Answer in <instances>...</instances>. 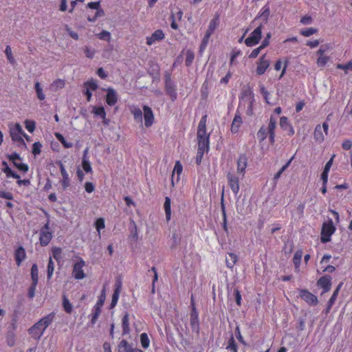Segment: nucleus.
<instances>
[{
  "instance_id": "b1692460",
  "label": "nucleus",
  "mask_w": 352,
  "mask_h": 352,
  "mask_svg": "<svg viewBox=\"0 0 352 352\" xmlns=\"http://www.w3.org/2000/svg\"><path fill=\"white\" fill-rule=\"evenodd\" d=\"M54 313H51L47 316L41 318L38 322H36V325L35 326L37 328L38 326H42L45 329L52 323L54 318Z\"/></svg>"
},
{
  "instance_id": "603ef678",
  "label": "nucleus",
  "mask_w": 352,
  "mask_h": 352,
  "mask_svg": "<svg viewBox=\"0 0 352 352\" xmlns=\"http://www.w3.org/2000/svg\"><path fill=\"white\" fill-rule=\"evenodd\" d=\"M54 270V264L52 259V257H50L48 265H47V279L50 280L52 278V276L53 274Z\"/></svg>"
},
{
  "instance_id": "f03ea898",
  "label": "nucleus",
  "mask_w": 352,
  "mask_h": 352,
  "mask_svg": "<svg viewBox=\"0 0 352 352\" xmlns=\"http://www.w3.org/2000/svg\"><path fill=\"white\" fill-rule=\"evenodd\" d=\"M207 118L206 114L201 117L197 126V138L198 148L209 149L210 134L206 131Z\"/></svg>"
},
{
  "instance_id": "2f4dec72",
  "label": "nucleus",
  "mask_w": 352,
  "mask_h": 352,
  "mask_svg": "<svg viewBox=\"0 0 352 352\" xmlns=\"http://www.w3.org/2000/svg\"><path fill=\"white\" fill-rule=\"evenodd\" d=\"M65 85L64 80L56 79L54 80L50 85V89L53 91H56L58 89H63Z\"/></svg>"
},
{
  "instance_id": "774afa93",
  "label": "nucleus",
  "mask_w": 352,
  "mask_h": 352,
  "mask_svg": "<svg viewBox=\"0 0 352 352\" xmlns=\"http://www.w3.org/2000/svg\"><path fill=\"white\" fill-rule=\"evenodd\" d=\"M336 67L338 69H343L346 72V70H352V61H349L346 64H338Z\"/></svg>"
},
{
  "instance_id": "37998d69",
  "label": "nucleus",
  "mask_w": 352,
  "mask_h": 352,
  "mask_svg": "<svg viewBox=\"0 0 352 352\" xmlns=\"http://www.w3.org/2000/svg\"><path fill=\"white\" fill-rule=\"evenodd\" d=\"M237 261V256L234 253L229 254V258H226V265L229 268H232Z\"/></svg>"
},
{
  "instance_id": "4468645a",
  "label": "nucleus",
  "mask_w": 352,
  "mask_h": 352,
  "mask_svg": "<svg viewBox=\"0 0 352 352\" xmlns=\"http://www.w3.org/2000/svg\"><path fill=\"white\" fill-rule=\"evenodd\" d=\"M106 103L110 107L114 106L118 101V95L116 91L112 87H109L106 89Z\"/></svg>"
},
{
  "instance_id": "e433bc0d",
  "label": "nucleus",
  "mask_w": 352,
  "mask_h": 352,
  "mask_svg": "<svg viewBox=\"0 0 352 352\" xmlns=\"http://www.w3.org/2000/svg\"><path fill=\"white\" fill-rule=\"evenodd\" d=\"M3 165L5 166L3 171L6 173L7 177H12L14 179H19L20 176L16 173H14L12 170V169L8 166L6 162H3Z\"/></svg>"
},
{
  "instance_id": "c03bdc74",
  "label": "nucleus",
  "mask_w": 352,
  "mask_h": 352,
  "mask_svg": "<svg viewBox=\"0 0 352 352\" xmlns=\"http://www.w3.org/2000/svg\"><path fill=\"white\" fill-rule=\"evenodd\" d=\"M63 307L64 308V310L67 314H71L72 311L73 306L70 303L68 298L66 297L65 295L63 296Z\"/></svg>"
},
{
  "instance_id": "c756f323",
  "label": "nucleus",
  "mask_w": 352,
  "mask_h": 352,
  "mask_svg": "<svg viewBox=\"0 0 352 352\" xmlns=\"http://www.w3.org/2000/svg\"><path fill=\"white\" fill-rule=\"evenodd\" d=\"M170 199L168 197H165V201L164 204V208L166 214V219L167 221H170L171 218V206H170Z\"/></svg>"
},
{
  "instance_id": "6e6552de",
  "label": "nucleus",
  "mask_w": 352,
  "mask_h": 352,
  "mask_svg": "<svg viewBox=\"0 0 352 352\" xmlns=\"http://www.w3.org/2000/svg\"><path fill=\"white\" fill-rule=\"evenodd\" d=\"M106 294H105V288L101 292L100 296L98 297V300L96 305L94 307V313L92 314L91 318V323L95 324L98 316L101 312V307L103 306L104 302L105 301Z\"/></svg>"
},
{
  "instance_id": "1a4fd4ad",
  "label": "nucleus",
  "mask_w": 352,
  "mask_h": 352,
  "mask_svg": "<svg viewBox=\"0 0 352 352\" xmlns=\"http://www.w3.org/2000/svg\"><path fill=\"white\" fill-rule=\"evenodd\" d=\"M329 49V45H322L320 49L317 51L316 54L318 56L316 60V64L319 67H324L329 62L330 58L327 56H324V53Z\"/></svg>"
},
{
  "instance_id": "69168bd1",
  "label": "nucleus",
  "mask_w": 352,
  "mask_h": 352,
  "mask_svg": "<svg viewBox=\"0 0 352 352\" xmlns=\"http://www.w3.org/2000/svg\"><path fill=\"white\" fill-rule=\"evenodd\" d=\"M38 283H32L28 289V296L30 298H33L35 295L36 287Z\"/></svg>"
},
{
  "instance_id": "6ab92c4d",
  "label": "nucleus",
  "mask_w": 352,
  "mask_h": 352,
  "mask_svg": "<svg viewBox=\"0 0 352 352\" xmlns=\"http://www.w3.org/2000/svg\"><path fill=\"white\" fill-rule=\"evenodd\" d=\"M144 124L150 127L154 122V115L151 107L146 105L143 106Z\"/></svg>"
},
{
  "instance_id": "864d4df0",
  "label": "nucleus",
  "mask_w": 352,
  "mask_h": 352,
  "mask_svg": "<svg viewBox=\"0 0 352 352\" xmlns=\"http://www.w3.org/2000/svg\"><path fill=\"white\" fill-rule=\"evenodd\" d=\"M140 342L143 348L147 349L149 346V339L146 333H142L140 335Z\"/></svg>"
},
{
  "instance_id": "2eb2a0df",
  "label": "nucleus",
  "mask_w": 352,
  "mask_h": 352,
  "mask_svg": "<svg viewBox=\"0 0 352 352\" xmlns=\"http://www.w3.org/2000/svg\"><path fill=\"white\" fill-rule=\"evenodd\" d=\"M280 127L282 130L287 132V135L289 136H292L294 135L295 131L294 128L289 121L287 117L282 116L280 118L279 122Z\"/></svg>"
},
{
  "instance_id": "9d476101",
  "label": "nucleus",
  "mask_w": 352,
  "mask_h": 352,
  "mask_svg": "<svg viewBox=\"0 0 352 352\" xmlns=\"http://www.w3.org/2000/svg\"><path fill=\"white\" fill-rule=\"evenodd\" d=\"M299 296L311 306L316 305L318 303L317 296L306 289H302L299 290Z\"/></svg>"
},
{
  "instance_id": "72a5a7b5",
  "label": "nucleus",
  "mask_w": 352,
  "mask_h": 352,
  "mask_svg": "<svg viewBox=\"0 0 352 352\" xmlns=\"http://www.w3.org/2000/svg\"><path fill=\"white\" fill-rule=\"evenodd\" d=\"M86 153L87 151H85V153L83 155V157L82 160V167L83 170L88 173L92 172V168L88 158L87 157Z\"/></svg>"
},
{
  "instance_id": "052dcab7",
  "label": "nucleus",
  "mask_w": 352,
  "mask_h": 352,
  "mask_svg": "<svg viewBox=\"0 0 352 352\" xmlns=\"http://www.w3.org/2000/svg\"><path fill=\"white\" fill-rule=\"evenodd\" d=\"M84 52L87 58L91 59L96 54V50L89 46H85L84 48Z\"/></svg>"
},
{
  "instance_id": "4d7b16f0",
  "label": "nucleus",
  "mask_w": 352,
  "mask_h": 352,
  "mask_svg": "<svg viewBox=\"0 0 352 352\" xmlns=\"http://www.w3.org/2000/svg\"><path fill=\"white\" fill-rule=\"evenodd\" d=\"M261 93L263 95L266 103H267L269 104H273V103L270 101V93L268 92V91L265 89V87L264 86H262L261 87Z\"/></svg>"
},
{
  "instance_id": "f704fd0d",
  "label": "nucleus",
  "mask_w": 352,
  "mask_h": 352,
  "mask_svg": "<svg viewBox=\"0 0 352 352\" xmlns=\"http://www.w3.org/2000/svg\"><path fill=\"white\" fill-rule=\"evenodd\" d=\"M294 158V156H292L287 162V163L274 175L273 179L275 182H277V180L280 177L283 173L289 166V165L291 164Z\"/></svg>"
},
{
  "instance_id": "412c9836",
  "label": "nucleus",
  "mask_w": 352,
  "mask_h": 352,
  "mask_svg": "<svg viewBox=\"0 0 352 352\" xmlns=\"http://www.w3.org/2000/svg\"><path fill=\"white\" fill-rule=\"evenodd\" d=\"M248 165V158L245 154L239 155L237 160V173L243 177Z\"/></svg>"
},
{
  "instance_id": "09e8293b",
  "label": "nucleus",
  "mask_w": 352,
  "mask_h": 352,
  "mask_svg": "<svg viewBox=\"0 0 352 352\" xmlns=\"http://www.w3.org/2000/svg\"><path fill=\"white\" fill-rule=\"evenodd\" d=\"M208 151H209V149H207V148L197 147V155H196L197 164L199 165L201 163L204 153L206 152L207 153Z\"/></svg>"
},
{
  "instance_id": "0e129e2a",
  "label": "nucleus",
  "mask_w": 352,
  "mask_h": 352,
  "mask_svg": "<svg viewBox=\"0 0 352 352\" xmlns=\"http://www.w3.org/2000/svg\"><path fill=\"white\" fill-rule=\"evenodd\" d=\"M14 165L19 170H21L23 172H27L28 170V166L26 164L14 162Z\"/></svg>"
},
{
  "instance_id": "bf43d9fd",
  "label": "nucleus",
  "mask_w": 352,
  "mask_h": 352,
  "mask_svg": "<svg viewBox=\"0 0 352 352\" xmlns=\"http://www.w3.org/2000/svg\"><path fill=\"white\" fill-rule=\"evenodd\" d=\"M95 226L97 231L100 233V230L104 229L105 227L104 219L102 217L97 219L95 222Z\"/></svg>"
},
{
  "instance_id": "cd10ccee",
  "label": "nucleus",
  "mask_w": 352,
  "mask_h": 352,
  "mask_svg": "<svg viewBox=\"0 0 352 352\" xmlns=\"http://www.w3.org/2000/svg\"><path fill=\"white\" fill-rule=\"evenodd\" d=\"M182 171H183L182 164H181L180 161H176L173 170L172 179H171V183L173 186H175L174 179H173L175 174L176 173L177 175V182H178L179 180V176L182 173Z\"/></svg>"
},
{
  "instance_id": "5701e85b",
  "label": "nucleus",
  "mask_w": 352,
  "mask_h": 352,
  "mask_svg": "<svg viewBox=\"0 0 352 352\" xmlns=\"http://www.w3.org/2000/svg\"><path fill=\"white\" fill-rule=\"evenodd\" d=\"M52 237V234L49 231V226L46 223L41 230L40 242H50Z\"/></svg>"
},
{
  "instance_id": "338daca9",
  "label": "nucleus",
  "mask_w": 352,
  "mask_h": 352,
  "mask_svg": "<svg viewBox=\"0 0 352 352\" xmlns=\"http://www.w3.org/2000/svg\"><path fill=\"white\" fill-rule=\"evenodd\" d=\"M52 256L56 260L58 261L60 258L61 249L60 248L54 247L52 248Z\"/></svg>"
},
{
  "instance_id": "6e6d98bb",
  "label": "nucleus",
  "mask_w": 352,
  "mask_h": 352,
  "mask_svg": "<svg viewBox=\"0 0 352 352\" xmlns=\"http://www.w3.org/2000/svg\"><path fill=\"white\" fill-rule=\"evenodd\" d=\"M210 37V36L208 35H206V34L204 35V36L201 41L200 47H199V52L200 53H202L206 50V48L208 44Z\"/></svg>"
},
{
  "instance_id": "dca6fc26",
  "label": "nucleus",
  "mask_w": 352,
  "mask_h": 352,
  "mask_svg": "<svg viewBox=\"0 0 352 352\" xmlns=\"http://www.w3.org/2000/svg\"><path fill=\"white\" fill-rule=\"evenodd\" d=\"M190 323L192 330L198 333L199 331V316L198 311H197L194 304H192V309L190 313Z\"/></svg>"
},
{
  "instance_id": "f257e3e1",
  "label": "nucleus",
  "mask_w": 352,
  "mask_h": 352,
  "mask_svg": "<svg viewBox=\"0 0 352 352\" xmlns=\"http://www.w3.org/2000/svg\"><path fill=\"white\" fill-rule=\"evenodd\" d=\"M276 128V119L271 116L267 126H262L258 131L256 135L259 142H263L267 137L271 144L275 142V129Z\"/></svg>"
},
{
  "instance_id": "49530a36",
  "label": "nucleus",
  "mask_w": 352,
  "mask_h": 352,
  "mask_svg": "<svg viewBox=\"0 0 352 352\" xmlns=\"http://www.w3.org/2000/svg\"><path fill=\"white\" fill-rule=\"evenodd\" d=\"M270 14V7L267 5L263 6L260 12L259 16L264 21H267Z\"/></svg>"
},
{
  "instance_id": "f3484780",
  "label": "nucleus",
  "mask_w": 352,
  "mask_h": 352,
  "mask_svg": "<svg viewBox=\"0 0 352 352\" xmlns=\"http://www.w3.org/2000/svg\"><path fill=\"white\" fill-rule=\"evenodd\" d=\"M165 90L166 94L170 97L173 101L177 98V94L175 85L171 82L170 78L168 76L165 80Z\"/></svg>"
},
{
  "instance_id": "a18cd8bd",
  "label": "nucleus",
  "mask_w": 352,
  "mask_h": 352,
  "mask_svg": "<svg viewBox=\"0 0 352 352\" xmlns=\"http://www.w3.org/2000/svg\"><path fill=\"white\" fill-rule=\"evenodd\" d=\"M31 277L32 283H38V270L36 264H33L31 268Z\"/></svg>"
},
{
  "instance_id": "de8ad7c7",
  "label": "nucleus",
  "mask_w": 352,
  "mask_h": 352,
  "mask_svg": "<svg viewBox=\"0 0 352 352\" xmlns=\"http://www.w3.org/2000/svg\"><path fill=\"white\" fill-rule=\"evenodd\" d=\"M226 349L232 352H237V345L235 342L232 333H231L230 338L228 340V344L226 346Z\"/></svg>"
},
{
  "instance_id": "3c124183",
  "label": "nucleus",
  "mask_w": 352,
  "mask_h": 352,
  "mask_svg": "<svg viewBox=\"0 0 352 352\" xmlns=\"http://www.w3.org/2000/svg\"><path fill=\"white\" fill-rule=\"evenodd\" d=\"M317 32H318V29L314 28H306L305 30H302L300 31V34L304 36L309 37Z\"/></svg>"
},
{
  "instance_id": "a878e982",
  "label": "nucleus",
  "mask_w": 352,
  "mask_h": 352,
  "mask_svg": "<svg viewBox=\"0 0 352 352\" xmlns=\"http://www.w3.org/2000/svg\"><path fill=\"white\" fill-rule=\"evenodd\" d=\"M36 323L34 324L31 328H30L28 331L34 339L39 340L43 336L45 329L42 326H38L37 328H36Z\"/></svg>"
},
{
  "instance_id": "473e14b6",
  "label": "nucleus",
  "mask_w": 352,
  "mask_h": 352,
  "mask_svg": "<svg viewBox=\"0 0 352 352\" xmlns=\"http://www.w3.org/2000/svg\"><path fill=\"white\" fill-rule=\"evenodd\" d=\"M132 348L126 340H122L118 346V352H130Z\"/></svg>"
},
{
  "instance_id": "5fc2aeb1",
  "label": "nucleus",
  "mask_w": 352,
  "mask_h": 352,
  "mask_svg": "<svg viewBox=\"0 0 352 352\" xmlns=\"http://www.w3.org/2000/svg\"><path fill=\"white\" fill-rule=\"evenodd\" d=\"M5 54L7 56L8 60L12 65H14L16 61L12 56V50L10 46L7 45L5 50Z\"/></svg>"
},
{
  "instance_id": "f8f14e48",
  "label": "nucleus",
  "mask_w": 352,
  "mask_h": 352,
  "mask_svg": "<svg viewBox=\"0 0 352 352\" xmlns=\"http://www.w3.org/2000/svg\"><path fill=\"white\" fill-rule=\"evenodd\" d=\"M332 278L330 275H324L320 277L317 281V286L323 289L322 294L330 291L331 287Z\"/></svg>"
},
{
  "instance_id": "13d9d810",
  "label": "nucleus",
  "mask_w": 352,
  "mask_h": 352,
  "mask_svg": "<svg viewBox=\"0 0 352 352\" xmlns=\"http://www.w3.org/2000/svg\"><path fill=\"white\" fill-rule=\"evenodd\" d=\"M25 129L30 132L32 133L35 129V122L30 120H26L24 122Z\"/></svg>"
},
{
  "instance_id": "aec40b11",
  "label": "nucleus",
  "mask_w": 352,
  "mask_h": 352,
  "mask_svg": "<svg viewBox=\"0 0 352 352\" xmlns=\"http://www.w3.org/2000/svg\"><path fill=\"white\" fill-rule=\"evenodd\" d=\"M165 38L164 33L162 30H155L151 36L146 38V44L151 45L155 42L160 41Z\"/></svg>"
},
{
  "instance_id": "20e7f679",
  "label": "nucleus",
  "mask_w": 352,
  "mask_h": 352,
  "mask_svg": "<svg viewBox=\"0 0 352 352\" xmlns=\"http://www.w3.org/2000/svg\"><path fill=\"white\" fill-rule=\"evenodd\" d=\"M335 231L336 228L331 220L324 223L321 230V242H329Z\"/></svg>"
},
{
  "instance_id": "9b49d317",
  "label": "nucleus",
  "mask_w": 352,
  "mask_h": 352,
  "mask_svg": "<svg viewBox=\"0 0 352 352\" xmlns=\"http://www.w3.org/2000/svg\"><path fill=\"white\" fill-rule=\"evenodd\" d=\"M228 183L232 192L236 195L240 190L239 178L234 173L229 172L227 174Z\"/></svg>"
},
{
  "instance_id": "ea45409f",
  "label": "nucleus",
  "mask_w": 352,
  "mask_h": 352,
  "mask_svg": "<svg viewBox=\"0 0 352 352\" xmlns=\"http://www.w3.org/2000/svg\"><path fill=\"white\" fill-rule=\"evenodd\" d=\"M34 89L38 100L41 101L44 100L45 99V95L43 93V89L41 86V83L37 81L35 82Z\"/></svg>"
},
{
  "instance_id": "680f3d73",
  "label": "nucleus",
  "mask_w": 352,
  "mask_h": 352,
  "mask_svg": "<svg viewBox=\"0 0 352 352\" xmlns=\"http://www.w3.org/2000/svg\"><path fill=\"white\" fill-rule=\"evenodd\" d=\"M194 58H195V56H194V54L191 51H188L186 52V59H185V64L186 66H190L193 60H194Z\"/></svg>"
},
{
  "instance_id": "ddd939ff",
  "label": "nucleus",
  "mask_w": 352,
  "mask_h": 352,
  "mask_svg": "<svg viewBox=\"0 0 352 352\" xmlns=\"http://www.w3.org/2000/svg\"><path fill=\"white\" fill-rule=\"evenodd\" d=\"M270 60L267 58L266 54L262 55L258 63L256 72L258 75H263L270 67Z\"/></svg>"
},
{
  "instance_id": "c9c22d12",
  "label": "nucleus",
  "mask_w": 352,
  "mask_h": 352,
  "mask_svg": "<svg viewBox=\"0 0 352 352\" xmlns=\"http://www.w3.org/2000/svg\"><path fill=\"white\" fill-rule=\"evenodd\" d=\"M91 113L96 116H98L101 118H105L106 112L105 109L102 106H94L92 109Z\"/></svg>"
},
{
  "instance_id": "0eeeda50",
  "label": "nucleus",
  "mask_w": 352,
  "mask_h": 352,
  "mask_svg": "<svg viewBox=\"0 0 352 352\" xmlns=\"http://www.w3.org/2000/svg\"><path fill=\"white\" fill-rule=\"evenodd\" d=\"M262 26L259 25L250 34L245 40V43L248 47H252L258 44L261 39Z\"/></svg>"
},
{
  "instance_id": "e2e57ef3",
  "label": "nucleus",
  "mask_w": 352,
  "mask_h": 352,
  "mask_svg": "<svg viewBox=\"0 0 352 352\" xmlns=\"http://www.w3.org/2000/svg\"><path fill=\"white\" fill-rule=\"evenodd\" d=\"M42 144L39 142H36L32 145V153L34 155H38L41 152Z\"/></svg>"
},
{
  "instance_id": "58836bf2",
  "label": "nucleus",
  "mask_w": 352,
  "mask_h": 352,
  "mask_svg": "<svg viewBox=\"0 0 352 352\" xmlns=\"http://www.w3.org/2000/svg\"><path fill=\"white\" fill-rule=\"evenodd\" d=\"M131 112L133 114L135 120L138 122L142 121V111L139 107H132L131 108Z\"/></svg>"
},
{
  "instance_id": "7ed1b4c3",
  "label": "nucleus",
  "mask_w": 352,
  "mask_h": 352,
  "mask_svg": "<svg viewBox=\"0 0 352 352\" xmlns=\"http://www.w3.org/2000/svg\"><path fill=\"white\" fill-rule=\"evenodd\" d=\"M87 7L91 10H96L94 14H89L87 16V20L90 22H94L98 17L103 16L104 12L100 6V1H91L87 3Z\"/></svg>"
},
{
  "instance_id": "4c0bfd02",
  "label": "nucleus",
  "mask_w": 352,
  "mask_h": 352,
  "mask_svg": "<svg viewBox=\"0 0 352 352\" xmlns=\"http://www.w3.org/2000/svg\"><path fill=\"white\" fill-rule=\"evenodd\" d=\"M221 209L223 216V227L225 230H227V216L226 212V207L224 204L223 192H222L221 195Z\"/></svg>"
},
{
  "instance_id": "4be33fe9",
  "label": "nucleus",
  "mask_w": 352,
  "mask_h": 352,
  "mask_svg": "<svg viewBox=\"0 0 352 352\" xmlns=\"http://www.w3.org/2000/svg\"><path fill=\"white\" fill-rule=\"evenodd\" d=\"M85 265V261L81 260L76 263L74 265L73 274L76 279L80 280L85 278V274L82 270V267Z\"/></svg>"
},
{
  "instance_id": "a211bd4d",
  "label": "nucleus",
  "mask_w": 352,
  "mask_h": 352,
  "mask_svg": "<svg viewBox=\"0 0 352 352\" xmlns=\"http://www.w3.org/2000/svg\"><path fill=\"white\" fill-rule=\"evenodd\" d=\"M60 172L62 176L60 183L63 190H66L71 185V179L63 164H60Z\"/></svg>"
},
{
  "instance_id": "393cba45",
  "label": "nucleus",
  "mask_w": 352,
  "mask_h": 352,
  "mask_svg": "<svg viewBox=\"0 0 352 352\" xmlns=\"http://www.w3.org/2000/svg\"><path fill=\"white\" fill-rule=\"evenodd\" d=\"M14 258L16 265L19 266L22 261L26 258V253L23 247L20 246L15 250Z\"/></svg>"
},
{
  "instance_id": "39448f33",
  "label": "nucleus",
  "mask_w": 352,
  "mask_h": 352,
  "mask_svg": "<svg viewBox=\"0 0 352 352\" xmlns=\"http://www.w3.org/2000/svg\"><path fill=\"white\" fill-rule=\"evenodd\" d=\"M10 135L14 142H24L22 136L28 139V135L24 133L19 123L10 127Z\"/></svg>"
},
{
  "instance_id": "8fccbe9b",
  "label": "nucleus",
  "mask_w": 352,
  "mask_h": 352,
  "mask_svg": "<svg viewBox=\"0 0 352 352\" xmlns=\"http://www.w3.org/2000/svg\"><path fill=\"white\" fill-rule=\"evenodd\" d=\"M98 38L102 41L109 42L111 41V33L107 30H102L96 34Z\"/></svg>"
},
{
  "instance_id": "bb28decb",
  "label": "nucleus",
  "mask_w": 352,
  "mask_h": 352,
  "mask_svg": "<svg viewBox=\"0 0 352 352\" xmlns=\"http://www.w3.org/2000/svg\"><path fill=\"white\" fill-rule=\"evenodd\" d=\"M242 124V118L239 113H236L231 125V131L232 133H236Z\"/></svg>"
},
{
  "instance_id": "423d86ee",
  "label": "nucleus",
  "mask_w": 352,
  "mask_h": 352,
  "mask_svg": "<svg viewBox=\"0 0 352 352\" xmlns=\"http://www.w3.org/2000/svg\"><path fill=\"white\" fill-rule=\"evenodd\" d=\"M328 131L329 124L327 122H323L322 125H316L314 132V138L316 142L318 143L323 142L324 140V135H327L328 134Z\"/></svg>"
},
{
  "instance_id": "a19ab883",
  "label": "nucleus",
  "mask_w": 352,
  "mask_h": 352,
  "mask_svg": "<svg viewBox=\"0 0 352 352\" xmlns=\"http://www.w3.org/2000/svg\"><path fill=\"white\" fill-rule=\"evenodd\" d=\"M54 135L56 139L63 144L65 148H69L73 146V144L72 142H67L62 134L59 133H55Z\"/></svg>"
},
{
  "instance_id": "c85d7f7f",
  "label": "nucleus",
  "mask_w": 352,
  "mask_h": 352,
  "mask_svg": "<svg viewBox=\"0 0 352 352\" xmlns=\"http://www.w3.org/2000/svg\"><path fill=\"white\" fill-rule=\"evenodd\" d=\"M219 25V17L216 16L213 19H212L209 23L208 30L206 32V35L211 36L213 34L214 31L216 30Z\"/></svg>"
},
{
  "instance_id": "79ce46f5",
  "label": "nucleus",
  "mask_w": 352,
  "mask_h": 352,
  "mask_svg": "<svg viewBox=\"0 0 352 352\" xmlns=\"http://www.w3.org/2000/svg\"><path fill=\"white\" fill-rule=\"evenodd\" d=\"M302 253L303 252L301 250H298L294 254V256L293 258V263L294 264L296 269H298V267L300 266V261H301V258L302 256Z\"/></svg>"
},
{
  "instance_id": "7c9ffc66",
  "label": "nucleus",
  "mask_w": 352,
  "mask_h": 352,
  "mask_svg": "<svg viewBox=\"0 0 352 352\" xmlns=\"http://www.w3.org/2000/svg\"><path fill=\"white\" fill-rule=\"evenodd\" d=\"M83 86L85 87V90H88L91 92L96 91L98 88V83L94 79H91L85 82Z\"/></svg>"
}]
</instances>
